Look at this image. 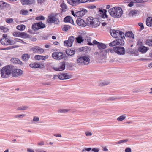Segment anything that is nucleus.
<instances>
[{
  "label": "nucleus",
  "mask_w": 152,
  "mask_h": 152,
  "mask_svg": "<svg viewBox=\"0 0 152 152\" xmlns=\"http://www.w3.org/2000/svg\"><path fill=\"white\" fill-rule=\"evenodd\" d=\"M108 12L111 16L115 18H120L123 13L122 9L118 7L111 8L108 10Z\"/></svg>",
  "instance_id": "obj_1"
},
{
  "label": "nucleus",
  "mask_w": 152,
  "mask_h": 152,
  "mask_svg": "<svg viewBox=\"0 0 152 152\" xmlns=\"http://www.w3.org/2000/svg\"><path fill=\"white\" fill-rule=\"evenodd\" d=\"M13 67L11 66H7L3 67L1 71V77L6 78L8 77L12 73Z\"/></svg>",
  "instance_id": "obj_2"
},
{
  "label": "nucleus",
  "mask_w": 152,
  "mask_h": 152,
  "mask_svg": "<svg viewBox=\"0 0 152 152\" xmlns=\"http://www.w3.org/2000/svg\"><path fill=\"white\" fill-rule=\"evenodd\" d=\"M90 61L89 57L86 56H82L79 57L76 60L77 64L81 66L88 65Z\"/></svg>",
  "instance_id": "obj_3"
},
{
  "label": "nucleus",
  "mask_w": 152,
  "mask_h": 152,
  "mask_svg": "<svg viewBox=\"0 0 152 152\" xmlns=\"http://www.w3.org/2000/svg\"><path fill=\"white\" fill-rule=\"evenodd\" d=\"M87 23L89 25L94 28L98 27L100 23V22L96 19L91 17H89L87 18Z\"/></svg>",
  "instance_id": "obj_4"
},
{
  "label": "nucleus",
  "mask_w": 152,
  "mask_h": 152,
  "mask_svg": "<svg viewBox=\"0 0 152 152\" xmlns=\"http://www.w3.org/2000/svg\"><path fill=\"white\" fill-rule=\"evenodd\" d=\"M52 56L53 58L56 60L62 59L64 57L62 53L57 52L53 53L52 54Z\"/></svg>",
  "instance_id": "obj_5"
},
{
  "label": "nucleus",
  "mask_w": 152,
  "mask_h": 152,
  "mask_svg": "<svg viewBox=\"0 0 152 152\" xmlns=\"http://www.w3.org/2000/svg\"><path fill=\"white\" fill-rule=\"evenodd\" d=\"M45 27V24L42 22L40 21L38 23H34L32 26V28L34 30H37L39 29L43 28Z\"/></svg>",
  "instance_id": "obj_6"
},
{
  "label": "nucleus",
  "mask_w": 152,
  "mask_h": 152,
  "mask_svg": "<svg viewBox=\"0 0 152 152\" xmlns=\"http://www.w3.org/2000/svg\"><path fill=\"white\" fill-rule=\"evenodd\" d=\"M31 50L34 53L38 54H42L44 52V50L43 48L38 46H35L31 49Z\"/></svg>",
  "instance_id": "obj_7"
},
{
  "label": "nucleus",
  "mask_w": 152,
  "mask_h": 152,
  "mask_svg": "<svg viewBox=\"0 0 152 152\" xmlns=\"http://www.w3.org/2000/svg\"><path fill=\"white\" fill-rule=\"evenodd\" d=\"M47 22L48 23H54L57 24L59 23V20L54 16H48Z\"/></svg>",
  "instance_id": "obj_8"
},
{
  "label": "nucleus",
  "mask_w": 152,
  "mask_h": 152,
  "mask_svg": "<svg viewBox=\"0 0 152 152\" xmlns=\"http://www.w3.org/2000/svg\"><path fill=\"white\" fill-rule=\"evenodd\" d=\"M65 64L64 62H61L58 64V66L54 67V69L56 71H61L65 69Z\"/></svg>",
  "instance_id": "obj_9"
},
{
  "label": "nucleus",
  "mask_w": 152,
  "mask_h": 152,
  "mask_svg": "<svg viewBox=\"0 0 152 152\" xmlns=\"http://www.w3.org/2000/svg\"><path fill=\"white\" fill-rule=\"evenodd\" d=\"M23 71L19 69H12V74L13 77H18L21 75L23 73Z\"/></svg>",
  "instance_id": "obj_10"
},
{
  "label": "nucleus",
  "mask_w": 152,
  "mask_h": 152,
  "mask_svg": "<svg viewBox=\"0 0 152 152\" xmlns=\"http://www.w3.org/2000/svg\"><path fill=\"white\" fill-rule=\"evenodd\" d=\"M116 53L119 55H123L125 53L124 48L121 47H116Z\"/></svg>",
  "instance_id": "obj_11"
},
{
  "label": "nucleus",
  "mask_w": 152,
  "mask_h": 152,
  "mask_svg": "<svg viewBox=\"0 0 152 152\" xmlns=\"http://www.w3.org/2000/svg\"><path fill=\"white\" fill-rule=\"evenodd\" d=\"M29 66L32 68H42L44 65L42 64H40L38 63H32L30 64Z\"/></svg>",
  "instance_id": "obj_12"
},
{
  "label": "nucleus",
  "mask_w": 152,
  "mask_h": 152,
  "mask_svg": "<svg viewBox=\"0 0 152 152\" xmlns=\"http://www.w3.org/2000/svg\"><path fill=\"white\" fill-rule=\"evenodd\" d=\"M71 76L66 73H60L58 74V78L60 80L68 79L71 78Z\"/></svg>",
  "instance_id": "obj_13"
},
{
  "label": "nucleus",
  "mask_w": 152,
  "mask_h": 152,
  "mask_svg": "<svg viewBox=\"0 0 152 152\" xmlns=\"http://www.w3.org/2000/svg\"><path fill=\"white\" fill-rule=\"evenodd\" d=\"M15 44L16 45L15 48H18L20 46L21 44H26V43L22 40L18 38H15Z\"/></svg>",
  "instance_id": "obj_14"
},
{
  "label": "nucleus",
  "mask_w": 152,
  "mask_h": 152,
  "mask_svg": "<svg viewBox=\"0 0 152 152\" xmlns=\"http://www.w3.org/2000/svg\"><path fill=\"white\" fill-rule=\"evenodd\" d=\"M77 24L81 26L85 27L86 26L87 23L83 20L80 18H78L76 20Z\"/></svg>",
  "instance_id": "obj_15"
},
{
  "label": "nucleus",
  "mask_w": 152,
  "mask_h": 152,
  "mask_svg": "<svg viewBox=\"0 0 152 152\" xmlns=\"http://www.w3.org/2000/svg\"><path fill=\"white\" fill-rule=\"evenodd\" d=\"M87 12V11L86 10L84 9L81 10L76 12L75 15L77 17H80L83 16Z\"/></svg>",
  "instance_id": "obj_16"
},
{
  "label": "nucleus",
  "mask_w": 152,
  "mask_h": 152,
  "mask_svg": "<svg viewBox=\"0 0 152 152\" xmlns=\"http://www.w3.org/2000/svg\"><path fill=\"white\" fill-rule=\"evenodd\" d=\"M23 5L31 4L35 3V0H21Z\"/></svg>",
  "instance_id": "obj_17"
},
{
  "label": "nucleus",
  "mask_w": 152,
  "mask_h": 152,
  "mask_svg": "<svg viewBox=\"0 0 152 152\" xmlns=\"http://www.w3.org/2000/svg\"><path fill=\"white\" fill-rule=\"evenodd\" d=\"M67 1L70 5L73 6H76L80 4L79 0H67Z\"/></svg>",
  "instance_id": "obj_18"
},
{
  "label": "nucleus",
  "mask_w": 152,
  "mask_h": 152,
  "mask_svg": "<svg viewBox=\"0 0 152 152\" xmlns=\"http://www.w3.org/2000/svg\"><path fill=\"white\" fill-rule=\"evenodd\" d=\"M10 61L11 62L14 64H18L20 65H22L23 64L22 62L17 58H12L11 59Z\"/></svg>",
  "instance_id": "obj_19"
},
{
  "label": "nucleus",
  "mask_w": 152,
  "mask_h": 152,
  "mask_svg": "<svg viewBox=\"0 0 152 152\" xmlns=\"http://www.w3.org/2000/svg\"><path fill=\"white\" fill-rule=\"evenodd\" d=\"M115 35L116 36H115V38H120L122 39L125 38L124 33L119 30H117Z\"/></svg>",
  "instance_id": "obj_20"
},
{
  "label": "nucleus",
  "mask_w": 152,
  "mask_h": 152,
  "mask_svg": "<svg viewBox=\"0 0 152 152\" xmlns=\"http://www.w3.org/2000/svg\"><path fill=\"white\" fill-rule=\"evenodd\" d=\"M10 5L5 2H1L0 3V9L4 10L5 8H8Z\"/></svg>",
  "instance_id": "obj_21"
},
{
  "label": "nucleus",
  "mask_w": 152,
  "mask_h": 152,
  "mask_svg": "<svg viewBox=\"0 0 152 152\" xmlns=\"http://www.w3.org/2000/svg\"><path fill=\"white\" fill-rule=\"evenodd\" d=\"M9 38H1L0 42L1 44L4 45H8Z\"/></svg>",
  "instance_id": "obj_22"
},
{
  "label": "nucleus",
  "mask_w": 152,
  "mask_h": 152,
  "mask_svg": "<svg viewBox=\"0 0 152 152\" xmlns=\"http://www.w3.org/2000/svg\"><path fill=\"white\" fill-rule=\"evenodd\" d=\"M147 47L144 46H141L138 48V50L142 53H145L148 50Z\"/></svg>",
  "instance_id": "obj_23"
},
{
  "label": "nucleus",
  "mask_w": 152,
  "mask_h": 152,
  "mask_svg": "<svg viewBox=\"0 0 152 152\" xmlns=\"http://www.w3.org/2000/svg\"><path fill=\"white\" fill-rule=\"evenodd\" d=\"M64 21L65 22H69L71 23H74L72 18L69 16L66 17L64 18Z\"/></svg>",
  "instance_id": "obj_24"
},
{
  "label": "nucleus",
  "mask_w": 152,
  "mask_h": 152,
  "mask_svg": "<svg viewBox=\"0 0 152 152\" xmlns=\"http://www.w3.org/2000/svg\"><path fill=\"white\" fill-rule=\"evenodd\" d=\"M146 22L147 26H152V17H148L147 19Z\"/></svg>",
  "instance_id": "obj_25"
},
{
  "label": "nucleus",
  "mask_w": 152,
  "mask_h": 152,
  "mask_svg": "<svg viewBox=\"0 0 152 152\" xmlns=\"http://www.w3.org/2000/svg\"><path fill=\"white\" fill-rule=\"evenodd\" d=\"M30 56L27 54H23L22 56V59L25 61H27L30 58Z\"/></svg>",
  "instance_id": "obj_26"
},
{
  "label": "nucleus",
  "mask_w": 152,
  "mask_h": 152,
  "mask_svg": "<svg viewBox=\"0 0 152 152\" xmlns=\"http://www.w3.org/2000/svg\"><path fill=\"white\" fill-rule=\"evenodd\" d=\"M139 11L136 10H131L129 13V16L130 17H133L136 16L138 13Z\"/></svg>",
  "instance_id": "obj_27"
},
{
  "label": "nucleus",
  "mask_w": 152,
  "mask_h": 152,
  "mask_svg": "<svg viewBox=\"0 0 152 152\" xmlns=\"http://www.w3.org/2000/svg\"><path fill=\"white\" fill-rule=\"evenodd\" d=\"M108 51H106V49L104 50L101 51L100 52V56L104 58H106V55L108 53Z\"/></svg>",
  "instance_id": "obj_28"
},
{
  "label": "nucleus",
  "mask_w": 152,
  "mask_h": 152,
  "mask_svg": "<svg viewBox=\"0 0 152 152\" xmlns=\"http://www.w3.org/2000/svg\"><path fill=\"white\" fill-rule=\"evenodd\" d=\"M66 52L67 55L71 56L75 54V51L74 50L70 49L66 50Z\"/></svg>",
  "instance_id": "obj_29"
},
{
  "label": "nucleus",
  "mask_w": 152,
  "mask_h": 152,
  "mask_svg": "<svg viewBox=\"0 0 152 152\" xmlns=\"http://www.w3.org/2000/svg\"><path fill=\"white\" fill-rule=\"evenodd\" d=\"M126 37H131L132 38H134V36L132 32L131 31L127 32L124 34Z\"/></svg>",
  "instance_id": "obj_30"
},
{
  "label": "nucleus",
  "mask_w": 152,
  "mask_h": 152,
  "mask_svg": "<svg viewBox=\"0 0 152 152\" xmlns=\"http://www.w3.org/2000/svg\"><path fill=\"white\" fill-rule=\"evenodd\" d=\"M30 37V35L27 33L25 32H21L20 37L23 38H29Z\"/></svg>",
  "instance_id": "obj_31"
},
{
  "label": "nucleus",
  "mask_w": 152,
  "mask_h": 152,
  "mask_svg": "<svg viewBox=\"0 0 152 152\" xmlns=\"http://www.w3.org/2000/svg\"><path fill=\"white\" fill-rule=\"evenodd\" d=\"M97 47L99 49H104L106 48V45L104 44L99 42Z\"/></svg>",
  "instance_id": "obj_32"
},
{
  "label": "nucleus",
  "mask_w": 152,
  "mask_h": 152,
  "mask_svg": "<svg viewBox=\"0 0 152 152\" xmlns=\"http://www.w3.org/2000/svg\"><path fill=\"white\" fill-rule=\"evenodd\" d=\"M117 45H124V42L122 39H116Z\"/></svg>",
  "instance_id": "obj_33"
},
{
  "label": "nucleus",
  "mask_w": 152,
  "mask_h": 152,
  "mask_svg": "<svg viewBox=\"0 0 152 152\" xmlns=\"http://www.w3.org/2000/svg\"><path fill=\"white\" fill-rule=\"evenodd\" d=\"M76 39L78 43H80L84 41L83 37L81 35H79L76 38Z\"/></svg>",
  "instance_id": "obj_34"
},
{
  "label": "nucleus",
  "mask_w": 152,
  "mask_h": 152,
  "mask_svg": "<svg viewBox=\"0 0 152 152\" xmlns=\"http://www.w3.org/2000/svg\"><path fill=\"white\" fill-rule=\"evenodd\" d=\"M70 111L69 109H60L58 110V112L60 113H65Z\"/></svg>",
  "instance_id": "obj_35"
},
{
  "label": "nucleus",
  "mask_w": 152,
  "mask_h": 152,
  "mask_svg": "<svg viewBox=\"0 0 152 152\" xmlns=\"http://www.w3.org/2000/svg\"><path fill=\"white\" fill-rule=\"evenodd\" d=\"M117 30H115L114 29H111L110 30V33L111 34V35L112 37H113L115 38V36H116L115 35Z\"/></svg>",
  "instance_id": "obj_36"
},
{
  "label": "nucleus",
  "mask_w": 152,
  "mask_h": 152,
  "mask_svg": "<svg viewBox=\"0 0 152 152\" xmlns=\"http://www.w3.org/2000/svg\"><path fill=\"white\" fill-rule=\"evenodd\" d=\"M25 28V26L24 25H20L16 27V28L20 31H23Z\"/></svg>",
  "instance_id": "obj_37"
},
{
  "label": "nucleus",
  "mask_w": 152,
  "mask_h": 152,
  "mask_svg": "<svg viewBox=\"0 0 152 152\" xmlns=\"http://www.w3.org/2000/svg\"><path fill=\"white\" fill-rule=\"evenodd\" d=\"M116 48V47H114L113 48V49L110 48L106 49V51H108V52H110L111 53H114L115 52L116 53V50H115V49Z\"/></svg>",
  "instance_id": "obj_38"
},
{
  "label": "nucleus",
  "mask_w": 152,
  "mask_h": 152,
  "mask_svg": "<svg viewBox=\"0 0 152 152\" xmlns=\"http://www.w3.org/2000/svg\"><path fill=\"white\" fill-rule=\"evenodd\" d=\"M28 108L27 106H22L18 107L17 108V110H26Z\"/></svg>",
  "instance_id": "obj_39"
},
{
  "label": "nucleus",
  "mask_w": 152,
  "mask_h": 152,
  "mask_svg": "<svg viewBox=\"0 0 152 152\" xmlns=\"http://www.w3.org/2000/svg\"><path fill=\"white\" fill-rule=\"evenodd\" d=\"M21 32L15 31L12 33V34L14 37H20V36Z\"/></svg>",
  "instance_id": "obj_40"
},
{
  "label": "nucleus",
  "mask_w": 152,
  "mask_h": 152,
  "mask_svg": "<svg viewBox=\"0 0 152 152\" xmlns=\"http://www.w3.org/2000/svg\"><path fill=\"white\" fill-rule=\"evenodd\" d=\"M99 12L101 13H102L103 14V16H105V17L107 18H108V16L106 15V13L107 12V10H99Z\"/></svg>",
  "instance_id": "obj_41"
},
{
  "label": "nucleus",
  "mask_w": 152,
  "mask_h": 152,
  "mask_svg": "<svg viewBox=\"0 0 152 152\" xmlns=\"http://www.w3.org/2000/svg\"><path fill=\"white\" fill-rule=\"evenodd\" d=\"M64 44L65 46L69 47L72 46V43H71L68 40L64 41Z\"/></svg>",
  "instance_id": "obj_42"
},
{
  "label": "nucleus",
  "mask_w": 152,
  "mask_h": 152,
  "mask_svg": "<svg viewBox=\"0 0 152 152\" xmlns=\"http://www.w3.org/2000/svg\"><path fill=\"white\" fill-rule=\"evenodd\" d=\"M145 44L148 45L152 46V39H148L145 41Z\"/></svg>",
  "instance_id": "obj_43"
},
{
  "label": "nucleus",
  "mask_w": 152,
  "mask_h": 152,
  "mask_svg": "<svg viewBox=\"0 0 152 152\" xmlns=\"http://www.w3.org/2000/svg\"><path fill=\"white\" fill-rule=\"evenodd\" d=\"M61 7L62 9V10L64 11H65L66 9L67 8V7L66 4L64 3H62L61 5Z\"/></svg>",
  "instance_id": "obj_44"
},
{
  "label": "nucleus",
  "mask_w": 152,
  "mask_h": 152,
  "mask_svg": "<svg viewBox=\"0 0 152 152\" xmlns=\"http://www.w3.org/2000/svg\"><path fill=\"white\" fill-rule=\"evenodd\" d=\"M137 2V0H130V3L128 4V6L131 7L134 5V3Z\"/></svg>",
  "instance_id": "obj_45"
},
{
  "label": "nucleus",
  "mask_w": 152,
  "mask_h": 152,
  "mask_svg": "<svg viewBox=\"0 0 152 152\" xmlns=\"http://www.w3.org/2000/svg\"><path fill=\"white\" fill-rule=\"evenodd\" d=\"M15 39L13 40H11L9 39L8 45H12L15 44Z\"/></svg>",
  "instance_id": "obj_46"
},
{
  "label": "nucleus",
  "mask_w": 152,
  "mask_h": 152,
  "mask_svg": "<svg viewBox=\"0 0 152 152\" xmlns=\"http://www.w3.org/2000/svg\"><path fill=\"white\" fill-rule=\"evenodd\" d=\"M0 29L3 30L4 32H7L9 30L7 27L2 26H0Z\"/></svg>",
  "instance_id": "obj_47"
},
{
  "label": "nucleus",
  "mask_w": 152,
  "mask_h": 152,
  "mask_svg": "<svg viewBox=\"0 0 152 152\" xmlns=\"http://www.w3.org/2000/svg\"><path fill=\"white\" fill-rule=\"evenodd\" d=\"M70 26L69 25H64L62 28V30L63 31H66L70 29Z\"/></svg>",
  "instance_id": "obj_48"
},
{
  "label": "nucleus",
  "mask_w": 152,
  "mask_h": 152,
  "mask_svg": "<svg viewBox=\"0 0 152 152\" xmlns=\"http://www.w3.org/2000/svg\"><path fill=\"white\" fill-rule=\"evenodd\" d=\"M75 38L72 36H70L68 40L69 42L72 45L73 43L74 40Z\"/></svg>",
  "instance_id": "obj_49"
},
{
  "label": "nucleus",
  "mask_w": 152,
  "mask_h": 152,
  "mask_svg": "<svg viewBox=\"0 0 152 152\" xmlns=\"http://www.w3.org/2000/svg\"><path fill=\"white\" fill-rule=\"evenodd\" d=\"M109 45L110 46H114L117 45L116 39L110 43L109 44Z\"/></svg>",
  "instance_id": "obj_50"
},
{
  "label": "nucleus",
  "mask_w": 152,
  "mask_h": 152,
  "mask_svg": "<svg viewBox=\"0 0 152 152\" xmlns=\"http://www.w3.org/2000/svg\"><path fill=\"white\" fill-rule=\"evenodd\" d=\"M126 117L124 115L121 116L119 117L117 119V120L118 121H121L124 120L126 118Z\"/></svg>",
  "instance_id": "obj_51"
},
{
  "label": "nucleus",
  "mask_w": 152,
  "mask_h": 152,
  "mask_svg": "<svg viewBox=\"0 0 152 152\" xmlns=\"http://www.w3.org/2000/svg\"><path fill=\"white\" fill-rule=\"evenodd\" d=\"M109 83L108 81H102L100 82V85L101 86L106 85H108Z\"/></svg>",
  "instance_id": "obj_52"
},
{
  "label": "nucleus",
  "mask_w": 152,
  "mask_h": 152,
  "mask_svg": "<svg viewBox=\"0 0 152 152\" xmlns=\"http://www.w3.org/2000/svg\"><path fill=\"white\" fill-rule=\"evenodd\" d=\"M45 19V17L42 16L37 17L36 18V19L37 20H43Z\"/></svg>",
  "instance_id": "obj_53"
},
{
  "label": "nucleus",
  "mask_w": 152,
  "mask_h": 152,
  "mask_svg": "<svg viewBox=\"0 0 152 152\" xmlns=\"http://www.w3.org/2000/svg\"><path fill=\"white\" fill-rule=\"evenodd\" d=\"M34 58L36 60H42V56L39 55H36L34 56Z\"/></svg>",
  "instance_id": "obj_54"
},
{
  "label": "nucleus",
  "mask_w": 152,
  "mask_h": 152,
  "mask_svg": "<svg viewBox=\"0 0 152 152\" xmlns=\"http://www.w3.org/2000/svg\"><path fill=\"white\" fill-rule=\"evenodd\" d=\"M128 141L127 140H119L118 142H116V144H121L123 143H124V142H127Z\"/></svg>",
  "instance_id": "obj_55"
},
{
  "label": "nucleus",
  "mask_w": 152,
  "mask_h": 152,
  "mask_svg": "<svg viewBox=\"0 0 152 152\" xmlns=\"http://www.w3.org/2000/svg\"><path fill=\"white\" fill-rule=\"evenodd\" d=\"M6 21L8 23H10L13 22V19L11 18H7L6 20Z\"/></svg>",
  "instance_id": "obj_56"
},
{
  "label": "nucleus",
  "mask_w": 152,
  "mask_h": 152,
  "mask_svg": "<svg viewBox=\"0 0 152 152\" xmlns=\"http://www.w3.org/2000/svg\"><path fill=\"white\" fill-rule=\"evenodd\" d=\"M119 98L116 96H113L109 98L108 100H114L117 99H118Z\"/></svg>",
  "instance_id": "obj_57"
},
{
  "label": "nucleus",
  "mask_w": 152,
  "mask_h": 152,
  "mask_svg": "<svg viewBox=\"0 0 152 152\" xmlns=\"http://www.w3.org/2000/svg\"><path fill=\"white\" fill-rule=\"evenodd\" d=\"M21 12L22 14L24 15H26L28 14V12L27 10H22Z\"/></svg>",
  "instance_id": "obj_58"
},
{
  "label": "nucleus",
  "mask_w": 152,
  "mask_h": 152,
  "mask_svg": "<svg viewBox=\"0 0 152 152\" xmlns=\"http://www.w3.org/2000/svg\"><path fill=\"white\" fill-rule=\"evenodd\" d=\"M37 3L39 4H41L46 1V0H37Z\"/></svg>",
  "instance_id": "obj_59"
},
{
  "label": "nucleus",
  "mask_w": 152,
  "mask_h": 152,
  "mask_svg": "<svg viewBox=\"0 0 152 152\" xmlns=\"http://www.w3.org/2000/svg\"><path fill=\"white\" fill-rule=\"evenodd\" d=\"M24 116L25 115L24 114L18 115H15V117L16 118H23Z\"/></svg>",
  "instance_id": "obj_60"
},
{
  "label": "nucleus",
  "mask_w": 152,
  "mask_h": 152,
  "mask_svg": "<svg viewBox=\"0 0 152 152\" xmlns=\"http://www.w3.org/2000/svg\"><path fill=\"white\" fill-rule=\"evenodd\" d=\"M85 134L87 136H92V134L91 132H89V131L86 132H85Z\"/></svg>",
  "instance_id": "obj_61"
},
{
  "label": "nucleus",
  "mask_w": 152,
  "mask_h": 152,
  "mask_svg": "<svg viewBox=\"0 0 152 152\" xmlns=\"http://www.w3.org/2000/svg\"><path fill=\"white\" fill-rule=\"evenodd\" d=\"M48 58V55H46L45 56H42V60H45L47 59Z\"/></svg>",
  "instance_id": "obj_62"
},
{
  "label": "nucleus",
  "mask_w": 152,
  "mask_h": 152,
  "mask_svg": "<svg viewBox=\"0 0 152 152\" xmlns=\"http://www.w3.org/2000/svg\"><path fill=\"white\" fill-rule=\"evenodd\" d=\"M125 152H131L132 150L130 148H126L125 150Z\"/></svg>",
  "instance_id": "obj_63"
},
{
  "label": "nucleus",
  "mask_w": 152,
  "mask_h": 152,
  "mask_svg": "<svg viewBox=\"0 0 152 152\" xmlns=\"http://www.w3.org/2000/svg\"><path fill=\"white\" fill-rule=\"evenodd\" d=\"M99 149L97 148H93L92 149V151L94 152H99Z\"/></svg>",
  "instance_id": "obj_64"
}]
</instances>
